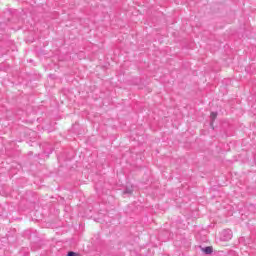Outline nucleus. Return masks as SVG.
I'll use <instances>...</instances> for the list:
<instances>
[{
    "label": "nucleus",
    "mask_w": 256,
    "mask_h": 256,
    "mask_svg": "<svg viewBox=\"0 0 256 256\" xmlns=\"http://www.w3.org/2000/svg\"><path fill=\"white\" fill-rule=\"evenodd\" d=\"M233 238V231L231 229H226L222 232L223 241H230Z\"/></svg>",
    "instance_id": "nucleus-1"
},
{
    "label": "nucleus",
    "mask_w": 256,
    "mask_h": 256,
    "mask_svg": "<svg viewBox=\"0 0 256 256\" xmlns=\"http://www.w3.org/2000/svg\"><path fill=\"white\" fill-rule=\"evenodd\" d=\"M217 115H218L217 112H211L210 114V119H211L210 126L212 127V129H213V123L215 122V119H217Z\"/></svg>",
    "instance_id": "nucleus-3"
},
{
    "label": "nucleus",
    "mask_w": 256,
    "mask_h": 256,
    "mask_svg": "<svg viewBox=\"0 0 256 256\" xmlns=\"http://www.w3.org/2000/svg\"><path fill=\"white\" fill-rule=\"evenodd\" d=\"M67 256H79V254H77V253H75V252H73V251H69V252L67 253Z\"/></svg>",
    "instance_id": "nucleus-5"
},
{
    "label": "nucleus",
    "mask_w": 256,
    "mask_h": 256,
    "mask_svg": "<svg viewBox=\"0 0 256 256\" xmlns=\"http://www.w3.org/2000/svg\"><path fill=\"white\" fill-rule=\"evenodd\" d=\"M201 251H203V253H205V255H211L213 253V247L206 246L204 248H201Z\"/></svg>",
    "instance_id": "nucleus-2"
},
{
    "label": "nucleus",
    "mask_w": 256,
    "mask_h": 256,
    "mask_svg": "<svg viewBox=\"0 0 256 256\" xmlns=\"http://www.w3.org/2000/svg\"><path fill=\"white\" fill-rule=\"evenodd\" d=\"M124 195H132L133 194V187H126L123 191Z\"/></svg>",
    "instance_id": "nucleus-4"
}]
</instances>
